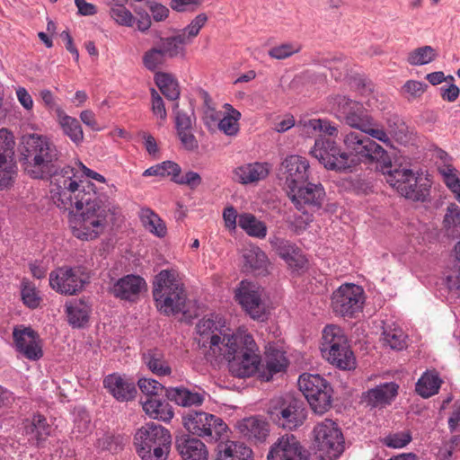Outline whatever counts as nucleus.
Returning <instances> with one entry per match:
<instances>
[{"label": "nucleus", "mask_w": 460, "mask_h": 460, "mask_svg": "<svg viewBox=\"0 0 460 460\" xmlns=\"http://www.w3.org/2000/svg\"><path fill=\"white\" fill-rule=\"evenodd\" d=\"M52 200L61 209L75 208L81 211L70 219L72 233L80 240L99 237L119 214V208L109 201L106 195L99 193L93 183L80 181L71 170L56 176Z\"/></svg>", "instance_id": "f257e3e1"}, {"label": "nucleus", "mask_w": 460, "mask_h": 460, "mask_svg": "<svg viewBox=\"0 0 460 460\" xmlns=\"http://www.w3.org/2000/svg\"><path fill=\"white\" fill-rule=\"evenodd\" d=\"M60 152L54 142L44 135L31 134L22 137L21 161L24 171L33 179H50V194L52 195L53 181L56 176L71 170L78 175L71 166L58 170Z\"/></svg>", "instance_id": "f03ea898"}, {"label": "nucleus", "mask_w": 460, "mask_h": 460, "mask_svg": "<svg viewBox=\"0 0 460 460\" xmlns=\"http://www.w3.org/2000/svg\"><path fill=\"white\" fill-rule=\"evenodd\" d=\"M219 358L228 361L230 373L236 377H248L260 371L261 357L252 336L244 329H238L235 334L226 341Z\"/></svg>", "instance_id": "7ed1b4c3"}, {"label": "nucleus", "mask_w": 460, "mask_h": 460, "mask_svg": "<svg viewBox=\"0 0 460 460\" xmlns=\"http://www.w3.org/2000/svg\"><path fill=\"white\" fill-rule=\"evenodd\" d=\"M153 296L157 310L164 315L186 312L187 294L172 270H163L155 276Z\"/></svg>", "instance_id": "20e7f679"}, {"label": "nucleus", "mask_w": 460, "mask_h": 460, "mask_svg": "<svg viewBox=\"0 0 460 460\" xmlns=\"http://www.w3.org/2000/svg\"><path fill=\"white\" fill-rule=\"evenodd\" d=\"M196 337L199 346L205 349L204 354L208 361H217L226 349V341L235 334L226 326V322L217 315L203 317L196 325Z\"/></svg>", "instance_id": "39448f33"}, {"label": "nucleus", "mask_w": 460, "mask_h": 460, "mask_svg": "<svg viewBox=\"0 0 460 460\" xmlns=\"http://www.w3.org/2000/svg\"><path fill=\"white\" fill-rule=\"evenodd\" d=\"M171 443L170 432L154 422L138 429L134 438L137 453L142 460H165Z\"/></svg>", "instance_id": "423d86ee"}, {"label": "nucleus", "mask_w": 460, "mask_h": 460, "mask_svg": "<svg viewBox=\"0 0 460 460\" xmlns=\"http://www.w3.org/2000/svg\"><path fill=\"white\" fill-rule=\"evenodd\" d=\"M323 357L341 370L356 368V358L350 349L347 336L337 325H328L323 331L321 342Z\"/></svg>", "instance_id": "0eeeda50"}, {"label": "nucleus", "mask_w": 460, "mask_h": 460, "mask_svg": "<svg viewBox=\"0 0 460 460\" xmlns=\"http://www.w3.org/2000/svg\"><path fill=\"white\" fill-rule=\"evenodd\" d=\"M269 413L274 423L289 430L303 425L307 416L304 402L289 394L273 401Z\"/></svg>", "instance_id": "6e6552de"}, {"label": "nucleus", "mask_w": 460, "mask_h": 460, "mask_svg": "<svg viewBox=\"0 0 460 460\" xmlns=\"http://www.w3.org/2000/svg\"><path fill=\"white\" fill-rule=\"evenodd\" d=\"M297 383L299 390L315 413L323 414L331 408L332 389L322 376L304 373Z\"/></svg>", "instance_id": "1a4fd4ad"}, {"label": "nucleus", "mask_w": 460, "mask_h": 460, "mask_svg": "<svg viewBox=\"0 0 460 460\" xmlns=\"http://www.w3.org/2000/svg\"><path fill=\"white\" fill-rule=\"evenodd\" d=\"M317 449L329 459H335L344 450V438L338 425L330 419L318 422L313 429Z\"/></svg>", "instance_id": "9d476101"}, {"label": "nucleus", "mask_w": 460, "mask_h": 460, "mask_svg": "<svg viewBox=\"0 0 460 460\" xmlns=\"http://www.w3.org/2000/svg\"><path fill=\"white\" fill-rule=\"evenodd\" d=\"M184 428L191 434L218 440L226 433L227 426L221 418L204 411H192L183 416Z\"/></svg>", "instance_id": "9b49d317"}, {"label": "nucleus", "mask_w": 460, "mask_h": 460, "mask_svg": "<svg viewBox=\"0 0 460 460\" xmlns=\"http://www.w3.org/2000/svg\"><path fill=\"white\" fill-rule=\"evenodd\" d=\"M344 143L350 150L349 155H355L358 162H381L390 164L386 151L376 142L365 136L362 132H349L346 135Z\"/></svg>", "instance_id": "f8f14e48"}, {"label": "nucleus", "mask_w": 460, "mask_h": 460, "mask_svg": "<svg viewBox=\"0 0 460 460\" xmlns=\"http://www.w3.org/2000/svg\"><path fill=\"white\" fill-rule=\"evenodd\" d=\"M364 291L355 284H343L332 296V307L336 314L352 317L361 311Z\"/></svg>", "instance_id": "ddd939ff"}, {"label": "nucleus", "mask_w": 460, "mask_h": 460, "mask_svg": "<svg viewBox=\"0 0 460 460\" xmlns=\"http://www.w3.org/2000/svg\"><path fill=\"white\" fill-rule=\"evenodd\" d=\"M310 153L327 169L341 171L350 167L349 155L341 152L332 140L316 139Z\"/></svg>", "instance_id": "4468645a"}, {"label": "nucleus", "mask_w": 460, "mask_h": 460, "mask_svg": "<svg viewBox=\"0 0 460 460\" xmlns=\"http://www.w3.org/2000/svg\"><path fill=\"white\" fill-rule=\"evenodd\" d=\"M49 280L53 290L65 296H74L79 293L85 284L81 269L78 267L58 268L50 272Z\"/></svg>", "instance_id": "2eb2a0df"}, {"label": "nucleus", "mask_w": 460, "mask_h": 460, "mask_svg": "<svg viewBox=\"0 0 460 460\" xmlns=\"http://www.w3.org/2000/svg\"><path fill=\"white\" fill-rule=\"evenodd\" d=\"M288 196L296 209L314 213L322 207L325 191L321 184L305 183L291 187Z\"/></svg>", "instance_id": "dca6fc26"}, {"label": "nucleus", "mask_w": 460, "mask_h": 460, "mask_svg": "<svg viewBox=\"0 0 460 460\" xmlns=\"http://www.w3.org/2000/svg\"><path fill=\"white\" fill-rule=\"evenodd\" d=\"M263 288L252 282L243 280L235 292L236 300L247 314L255 320H262L265 315V305L261 296Z\"/></svg>", "instance_id": "f3484780"}, {"label": "nucleus", "mask_w": 460, "mask_h": 460, "mask_svg": "<svg viewBox=\"0 0 460 460\" xmlns=\"http://www.w3.org/2000/svg\"><path fill=\"white\" fill-rule=\"evenodd\" d=\"M13 155V136L6 128H2L0 129V189L11 185L16 173Z\"/></svg>", "instance_id": "a211bd4d"}, {"label": "nucleus", "mask_w": 460, "mask_h": 460, "mask_svg": "<svg viewBox=\"0 0 460 460\" xmlns=\"http://www.w3.org/2000/svg\"><path fill=\"white\" fill-rule=\"evenodd\" d=\"M15 349L30 360H38L42 355L40 340L38 333L24 325H17L13 330Z\"/></svg>", "instance_id": "6ab92c4d"}, {"label": "nucleus", "mask_w": 460, "mask_h": 460, "mask_svg": "<svg viewBox=\"0 0 460 460\" xmlns=\"http://www.w3.org/2000/svg\"><path fill=\"white\" fill-rule=\"evenodd\" d=\"M267 460H309V454L294 435H285L270 447Z\"/></svg>", "instance_id": "aec40b11"}, {"label": "nucleus", "mask_w": 460, "mask_h": 460, "mask_svg": "<svg viewBox=\"0 0 460 460\" xmlns=\"http://www.w3.org/2000/svg\"><path fill=\"white\" fill-rule=\"evenodd\" d=\"M399 385L385 382L367 389L361 395V402L370 409H383L390 405L398 395Z\"/></svg>", "instance_id": "412c9836"}, {"label": "nucleus", "mask_w": 460, "mask_h": 460, "mask_svg": "<svg viewBox=\"0 0 460 460\" xmlns=\"http://www.w3.org/2000/svg\"><path fill=\"white\" fill-rule=\"evenodd\" d=\"M289 190L291 187L305 184L309 177V162L299 155H289L282 163Z\"/></svg>", "instance_id": "4be33fe9"}, {"label": "nucleus", "mask_w": 460, "mask_h": 460, "mask_svg": "<svg viewBox=\"0 0 460 460\" xmlns=\"http://www.w3.org/2000/svg\"><path fill=\"white\" fill-rule=\"evenodd\" d=\"M103 385L119 402L132 400L137 394L134 382L117 373L108 375L103 380Z\"/></svg>", "instance_id": "5701e85b"}, {"label": "nucleus", "mask_w": 460, "mask_h": 460, "mask_svg": "<svg viewBox=\"0 0 460 460\" xmlns=\"http://www.w3.org/2000/svg\"><path fill=\"white\" fill-rule=\"evenodd\" d=\"M270 172L267 163H249L241 164L232 171L234 181L247 185L264 180Z\"/></svg>", "instance_id": "b1692460"}, {"label": "nucleus", "mask_w": 460, "mask_h": 460, "mask_svg": "<svg viewBox=\"0 0 460 460\" xmlns=\"http://www.w3.org/2000/svg\"><path fill=\"white\" fill-rule=\"evenodd\" d=\"M145 286L146 281L143 278L131 274L118 279L111 288V292L121 300L134 301Z\"/></svg>", "instance_id": "393cba45"}, {"label": "nucleus", "mask_w": 460, "mask_h": 460, "mask_svg": "<svg viewBox=\"0 0 460 460\" xmlns=\"http://www.w3.org/2000/svg\"><path fill=\"white\" fill-rule=\"evenodd\" d=\"M364 106L359 102L351 100L345 95L331 96L327 99L323 112L332 115H362Z\"/></svg>", "instance_id": "a878e982"}, {"label": "nucleus", "mask_w": 460, "mask_h": 460, "mask_svg": "<svg viewBox=\"0 0 460 460\" xmlns=\"http://www.w3.org/2000/svg\"><path fill=\"white\" fill-rule=\"evenodd\" d=\"M165 395L168 400L174 402L177 405L182 407L200 406L207 393L199 389L192 392L183 386L169 387L165 390Z\"/></svg>", "instance_id": "bb28decb"}, {"label": "nucleus", "mask_w": 460, "mask_h": 460, "mask_svg": "<svg viewBox=\"0 0 460 460\" xmlns=\"http://www.w3.org/2000/svg\"><path fill=\"white\" fill-rule=\"evenodd\" d=\"M176 447L182 460H208V448L198 438L182 437L177 439Z\"/></svg>", "instance_id": "cd10ccee"}, {"label": "nucleus", "mask_w": 460, "mask_h": 460, "mask_svg": "<svg viewBox=\"0 0 460 460\" xmlns=\"http://www.w3.org/2000/svg\"><path fill=\"white\" fill-rule=\"evenodd\" d=\"M413 172L410 169H395L389 171L385 174L386 182L396 191L405 198H418L417 195L410 190V186L406 182L412 181ZM419 194V197L423 195V192Z\"/></svg>", "instance_id": "c85d7f7f"}, {"label": "nucleus", "mask_w": 460, "mask_h": 460, "mask_svg": "<svg viewBox=\"0 0 460 460\" xmlns=\"http://www.w3.org/2000/svg\"><path fill=\"white\" fill-rule=\"evenodd\" d=\"M68 323L73 328H83L89 321L91 305L83 299H74L65 305Z\"/></svg>", "instance_id": "c756f323"}, {"label": "nucleus", "mask_w": 460, "mask_h": 460, "mask_svg": "<svg viewBox=\"0 0 460 460\" xmlns=\"http://www.w3.org/2000/svg\"><path fill=\"white\" fill-rule=\"evenodd\" d=\"M216 460H252V451L242 442L228 440L217 445Z\"/></svg>", "instance_id": "7c9ffc66"}, {"label": "nucleus", "mask_w": 460, "mask_h": 460, "mask_svg": "<svg viewBox=\"0 0 460 460\" xmlns=\"http://www.w3.org/2000/svg\"><path fill=\"white\" fill-rule=\"evenodd\" d=\"M243 267L246 270L258 274L268 271L270 261L266 253L258 246L252 245L243 252Z\"/></svg>", "instance_id": "2f4dec72"}, {"label": "nucleus", "mask_w": 460, "mask_h": 460, "mask_svg": "<svg viewBox=\"0 0 460 460\" xmlns=\"http://www.w3.org/2000/svg\"><path fill=\"white\" fill-rule=\"evenodd\" d=\"M195 117H175L177 135L183 148L188 151L198 149L199 143L194 136Z\"/></svg>", "instance_id": "473e14b6"}, {"label": "nucleus", "mask_w": 460, "mask_h": 460, "mask_svg": "<svg viewBox=\"0 0 460 460\" xmlns=\"http://www.w3.org/2000/svg\"><path fill=\"white\" fill-rule=\"evenodd\" d=\"M237 428L244 438L254 441H263L269 433L267 423L256 417L242 420Z\"/></svg>", "instance_id": "72a5a7b5"}, {"label": "nucleus", "mask_w": 460, "mask_h": 460, "mask_svg": "<svg viewBox=\"0 0 460 460\" xmlns=\"http://www.w3.org/2000/svg\"><path fill=\"white\" fill-rule=\"evenodd\" d=\"M443 381L435 370H426L415 385L416 393L422 398H429L437 394Z\"/></svg>", "instance_id": "f704fd0d"}, {"label": "nucleus", "mask_w": 460, "mask_h": 460, "mask_svg": "<svg viewBox=\"0 0 460 460\" xmlns=\"http://www.w3.org/2000/svg\"><path fill=\"white\" fill-rule=\"evenodd\" d=\"M141 403L145 412L152 419L168 422L173 417V411L171 405L157 397L146 398Z\"/></svg>", "instance_id": "c9c22d12"}, {"label": "nucleus", "mask_w": 460, "mask_h": 460, "mask_svg": "<svg viewBox=\"0 0 460 460\" xmlns=\"http://www.w3.org/2000/svg\"><path fill=\"white\" fill-rule=\"evenodd\" d=\"M25 434L30 442L40 445L49 436L50 426L44 416L37 414L25 425Z\"/></svg>", "instance_id": "e433bc0d"}, {"label": "nucleus", "mask_w": 460, "mask_h": 460, "mask_svg": "<svg viewBox=\"0 0 460 460\" xmlns=\"http://www.w3.org/2000/svg\"><path fill=\"white\" fill-rule=\"evenodd\" d=\"M143 360L149 370L157 376L171 374V367L164 358V354L158 349H148L145 352Z\"/></svg>", "instance_id": "4c0bfd02"}, {"label": "nucleus", "mask_w": 460, "mask_h": 460, "mask_svg": "<svg viewBox=\"0 0 460 460\" xmlns=\"http://www.w3.org/2000/svg\"><path fill=\"white\" fill-rule=\"evenodd\" d=\"M288 367V360L284 353L273 349L266 354V369L260 371V376L269 381L274 374L284 371Z\"/></svg>", "instance_id": "58836bf2"}, {"label": "nucleus", "mask_w": 460, "mask_h": 460, "mask_svg": "<svg viewBox=\"0 0 460 460\" xmlns=\"http://www.w3.org/2000/svg\"><path fill=\"white\" fill-rule=\"evenodd\" d=\"M239 226L252 237L264 239L267 235V226L251 213L239 215Z\"/></svg>", "instance_id": "ea45409f"}, {"label": "nucleus", "mask_w": 460, "mask_h": 460, "mask_svg": "<svg viewBox=\"0 0 460 460\" xmlns=\"http://www.w3.org/2000/svg\"><path fill=\"white\" fill-rule=\"evenodd\" d=\"M140 219L146 230L157 237H164L167 233L165 223L150 208H142Z\"/></svg>", "instance_id": "a19ab883"}, {"label": "nucleus", "mask_w": 460, "mask_h": 460, "mask_svg": "<svg viewBox=\"0 0 460 460\" xmlns=\"http://www.w3.org/2000/svg\"><path fill=\"white\" fill-rule=\"evenodd\" d=\"M155 81L162 93L169 100L175 101L180 96V89L177 81L167 73H156Z\"/></svg>", "instance_id": "79ce46f5"}, {"label": "nucleus", "mask_w": 460, "mask_h": 460, "mask_svg": "<svg viewBox=\"0 0 460 460\" xmlns=\"http://www.w3.org/2000/svg\"><path fill=\"white\" fill-rule=\"evenodd\" d=\"M178 172H181V166L177 163L168 160L147 168L142 175L144 177H170L173 181V177L177 176Z\"/></svg>", "instance_id": "37998d69"}, {"label": "nucleus", "mask_w": 460, "mask_h": 460, "mask_svg": "<svg viewBox=\"0 0 460 460\" xmlns=\"http://www.w3.org/2000/svg\"><path fill=\"white\" fill-rule=\"evenodd\" d=\"M438 172L446 186L454 193L456 199L460 202V172L451 164L438 167Z\"/></svg>", "instance_id": "c03bdc74"}, {"label": "nucleus", "mask_w": 460, "mask_h": 460, "mask_svg": "<svg viewBox=\"0 0 460 460\" xmlns=\"http://www.w3.org/2000/svg\"><path fill=\"white\" fill-rule=\"evenodd\" d=\"M187 43L185 34H178L162 40L158 47L164 57L174 58L183 53L184 45Z\"/></svg>", "instance_id": "a18cd8bd"}, {"label": "nucleus", "mask_w": 460, "mask_h": 460, "mask_svg": "<svg viewBox=\"0 0 460 460\" xmlns=\"http://www.w3.org/2000/svg\"><path fill=\"white\" fill-rule=\"evenodd\" d=\"M58 124L63 133L75 144L82 142L84 138L81 121L75 117H59Z\"/></svg>", "instance_id": "49530a36"}, {"label": "nucleus", "mask_w": 460, "mask_h": 460, "mask_svg": "<svg viewBox=\"0 0 460 460\" xmlns=\"http://www.w3.org/2000/svg\"><path fill=\"white\" fill-rule=\"evenodd\" d=\"M438 53L431 46H423L411 50L407 57L411 66H424L434 61Z\"/></svg>", "instance_id": "de8ad7c7"}, {"label": "nucleus", "mask_w": 460, "mask_h": 460, "mask_svg": "<svg viewBox=\"0 0 460 460\" xmlns=\"http://www.w3.org/2000/svg\"><path fill=\"white\" fill-rule=\"evenodd\" d=\"M323 66L331 71L332 76L336 81L344 80L349 75V58L346 57L340 56L325 58Z\"/></svg>", "instance_id": "09e8293b"}, {"label": "nucleus", "mask_w": 460, "mask_h": 460, "mask_svg": "<svg viewBox=\"0 0 460 460\" xmlns=\"http://www.w3.org/2000/svg\"><path fill=\"white\" fill-rule=\"evenodd\" d=\"M21 296L22 303L31 309L37 308L41 302L40 291L29 280H22L21 284Z\"/></svg>", "instance_id": "8fccbe9b"}, {"label": "nucleus", "mask_w": 460, "mask_h": 460, "mask_svg": "<svg viewBox=\"0 0 460 460\" xmlns=\"http://www.w3.org/2000/svg\"><path fill=\"white\" fill-rule=\"evenodd\" d=\"M384 344L392 349L402 350L406 347V335L399 328H385L383 332Z\"/></svg>", "instance_id": "3c124183"}, {"label": "nucleus", "mask_w": 460, "mask_h": 460, "mask_svg": "<svg viewBox=\"0 0 460 460\" xmlns=\"http://www.w3.org/2000/svg\"><path fill=\"white\" fill-rule=\"evenodd\" d=\"M210 121H207L208 127H211V123L217 124V128L220 131L227 136H234L239 131V117H208Z\"/></svg>", "instance_id": "603ef678"}, {"label": "nucleus", "mask_w": 460, "mask_h": 460, "mask_svg": "<svg viewBox=\"0 0 460 460\" xmlns=\"http://www.w3.org/2000/svg\"><path fill=\"white\" fill-rule=\"evenodd\" d=\"M110 13L111 18L121 26L132 27L136 20L131 12L122 4H113Z\"/></svg>", "instance_id": "864d4df0"}, {"label": "nucleus", "mask_w": 460, "mask_h": 460, "mask_svg": "<svg viewBox=\"0 0 460 460\" xmlns=\"http://www.w3.org/2000/svg\"><path fill=\"white\" fill-rule=\"evenodd\" d=\"M284 261L293 274L300 275L307 268V259L300 248L291 253Z\"/></svg>", "instance_id": "5fc2aeb1"}, {"label": "nucleus", "mask_w": 460, "mask_h": 460, "mask_svg": "<svg viewBox=\"0 0 460 460\" xmlns=\"http://www.w3.org/2000/svg\"><path fill=\"white\" fill-rule=\"evenodd\" d=\"M270 243L283 261L298 249L292 242L279 236L270 237Z\"/></svg>", "instance_id": "6e6d98bb"}, {"label": "nucleus", "mask_w": 460, "mask_h": 460, "mask_svg": "<svg viewBox=\"0 0 460 460\" xmlns=\"http://www.w3.org/2000/svg\"><path fill=\"white\" fill-rule=\"evenodd\" d=\"M410 186V190H412L413 194L419 196L421 192H423V195L421 197L418 198H409L410 199L416 200V201H424L427 199V198L429 195V189H430V183L429 182L427 178L422 177H416L415 174L412 176V181H410L409 182H406Z\"/></svg>", "instance_id": "4d7b16f0"}, {"label": "nucleus", "mask_w": 460, "mask_h": 460, "mask_svg": "<svg viewBox=\"0 0 460 460\" xmlns=\"http://www.w3.org/2000/svg\"><path fill=\"white\" fill-rule=\"evenodd\" d=\"M443 223L448 231L451 230L452 234L460 232V208L456 204L448 205Z\"/></svg>", "instance_id": "13d9d810"}, {"label": "nucleus", "mask_w": 460, "mask_h": 460, "mask_svg": "<svg viewBox=\"0 0 460 460\" xmlns=\"http://www.w3.org/2000/svg\"><path fill=\"white\" fill-rule=\"evenodd\" d=\"M301 46L297 43H283L279 46L271 48L269 50V56L275 59H285L299 52Z\"/></svg>", "instance_id": "bf43d9fd"}, {"label": "nucleus", "mask_w": 460, "mask_h": 460, "mask_svg": "<svg viewBox=\"0 0 460 460\" xmlns=\"http://www.w3.org/2000/svg\"><path fill=\"white\" fill-rule=\"evenodd\" d=\"M303 215L288 217L286 222L289 227L296 234L302 233L313 221V213L301 210Z\"/></svg>", "instance_id": "052dcab7"}, {"label": "nucleus", "mask_w": 460, "mask_h": 460, "mask_svg": "<svg viewBox=\"0 0 460 460\" xmlns=\"http://www.w3.org/2000/svg\"><path fill=\"white\" fill-rule=\"evenodd\" d=\"M137 385L141 392L146 394V398L156 397L162 394L164 389L162 384L153 378H140Z\"/></svg>", "instance_id": "680f3d73"}, {"label": "nucleus", "mask_w": 460, "mask_h": 460, "mask_svg": "<svg viewBox=\"0 0 460 460\" xmlns=\"http://www.w3.org/2000/svg\"><path fill=\"white\" fill-rule=\"evenodd\" d=\"M348 123H349L351 126L358 128L360 129L362 133H367L372 137L376 138L384 143L388 144L390 142V139L383 129L379 128H373L370 127V125L367 123H360V124H355V119L357 117H346Z\"/></svg>", "instance_id": "e2e57ef3"}, {"label": "nucleus", "mask_w": 460, "mask_h": 460, "mask_svg": "<svg viewBox=\"0 0 460 460\" xmlns=\"http://www.w3.org/2000/svg\"><path fill=\"white\" fill-rule=\"evenodd\" d=\"M164 58L165 57L160 50L159 47L153 48L145 53L143 57V63L148 70L155 71L164 63Z\"/></svg>", "instance_id": "0e129e2a"}, {"label": "nucleus", "mask_w": 460, "mask_h": 460, "mask_svg": "<svg viewBox=\"0 0 460 460\" xmlns=\"http://www.w3.org/2000/svg\"><path fill=\"white\" fill-rule=\"evenodd\" d=\"M411 440L409 431H401L388 435L385 438V444L388 447L402 448L407 446Z\"/></svg>", "instance_id": "69168bd1"}, {"label": "nucleus", "mask_w": 460, "mask_h": 460, "mask_svg": "<svg viewBox=\"0 0 460 460\" xmlns=\"http://www.w3.org/2000/svg\"><path fill=\"white\" fill-rule=\"evenodd\" d=\"M207 22V14L199 13L190 22L187 27L184 28L181 34H185L186 40L188 41L190 39L195 38L199 34V31L204 27Z\"/></svg>", "instance_id": "338daca9"}, {"label": "nucleus", "mask_w": 460, "mask_h": 460, "mask_svg": "<svg viewBox=\"0 0 460 460\" xmlns=\"http://www.w3.org/2000/svg\"><path fill=\"white\" fill-rule=\"evenodd\" d=\"M181 173L178 172L177 176L173 177V182L179 185H186L192 190L196 189L202 182L200 175L196 172L189 171L184 175H181Z\"/></svg>", "instance_id": "774afa93"}]
</instances>
